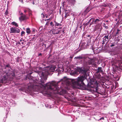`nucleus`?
Returning <instances> with one entry per match:
<instances>
[{
	"mask_svg": "<svg viewBox=\"0 0 122 122\" xmlns=\"http://www.w3.org/2000/svg\"><path fill=\"white\" fill-rule=\"evenodd\" d=\"M96 92L98 93H99V94H101L100 92H99L98 91V90L97 89V88L96 89Z\"/></svg>",
	"mask_w": 122,
	"mask_h": 122,
	"instance_id": "nucleus-29",
	"label": "nucleus"
},
{
	"mask_svg": "<svg viewBox=\"0 0 122 122\" xmlns=\"http://www.w3.org/2000/svg\"><path fill=\"white\" fill-rule=\"evenodd\" d=\"M33 4H34V2H33Z\"/></svg>",
	"mask_w": 122,
	"mask_h": 122,
	"instance_id": "nucleus-52",
	"label": "nucleus"
},
{
	"mask_svg": "<svg viewBox=\"0 0 122 122\" xmlns=\"http://www.w3.org/2000/svg\"><path fill=\"white\" fill-rule=\"evenodd\" d=\"M41 15L42 18H45V15L43 13H42L41 14Z\"/></svg>",
	"mask_w": 122,
	"mask_h": 122,
	"instance_id": "nucleus-23",
	"label": "nucleus"
},
{
	"mask_svg": "<svg viewBox=\"0 0 122 122\" xmlns=\"http://www.w3.org/2000/svg\"><path fill=\"white\" fill-rule=\"evenodd\" d=\"M69 15H67L66 14H65V18H66L67 16H69Z\"/></svg>",
	"mask_w": 122,
	"mask_h": 122,
	"instance_id": "nucleus-32",
	"label": "nucleus"
},
{
	"mask_svg": "<svg viewBox=\"0 0 122 122\" xmlns=\"http://www.w3.org/2000/svg\"><path fill=\"white\" fill-rule=\"evenodd\" d=\"M22 41V40H20V41L21 42V41Z\"/></svg>",
	"mask_w": 122,
	"mask_h": 122,
	"instance_id": "nucleus-49",
	"label": "nucleus"
},
{
	"mask_svg": "<svg viewBox=\"0 0 122 122\" xmlns=\"http://www.w3.org/2000/svg\"><path fill=\"white\" fill-rule=\"evenodd\" d=\"M40 71H37L38 73V72ZM39 77L40 76L38 74ZM39 77V76H38ZM39 79V78H38ZM38 81L40 82L39 83L38 81H33V83H31V85L30 86V87L32 88L33 89H35V91H37L41 89V88H46L47 87L48 89H50L51 91V93L54 94H60V92L61 90H62L59 89V88L58 87V86L55 82L53 81L51 82H49L46 83V84H44V83H42L41 81H39L38 79Z\"/></svg>",
	"mask_w": 122,
	"mask_h": 122,
	"instance_id": "nucleus-1",
	"label": "nucleus"
},
{
	"mask_svg": "<svg viewBox=\"0 0 122 122\" xmlns=\"http://www.w3.org/2000/svg\"><path fill=\"white\" fill-rule=\"evenodd\" d=\"M8 13V10H6L5 13V15H7Z\"/></svg>",
	"mask_w": 122,
	"mask_h": 122,
	"instance_id": "nucleus-26",
	"label": "nucleus"
},
{
	"mask_svg": "<svg viewBox=\"0 0 122 122\" xmlns=\"http://www.w3.org/2000/svg\"><path fill=\"white\" fill-rule=\"evenodd\" d=\"M89 36H88V37H89Z\"/></svg>",
	"mask_w": 122,
	"mask_h": 122,
	"instance_id": "nucleus-54",
	"label": "nucleus"
},
{
	"mask_svg": "<svg viewBox=\"0 0 122 122\" xmlns=\"http://www.w3.org/2000/svg\"><path fill=\"white\" fill-rule=\"evenodd\" d=\"M61 27H60V29H61Z\"/></svg>",
	"mask_w": 122,
	"mask_h": 122,
	"instance_id": "nucleus-53",
	"label": "nucleus"
},
{
	"mask_svg": "<svg viewBox=\"0 0 122 122\" xmlns=\"http://www.w3.org/2000/svg\"><path fill=\"white\" fill-rule=\"evenodd\" d=\"M104 25H105V24H104Z\"/></svg>",
	"mask_w": 122,
	"mask_h": 122,
	"instance_id": "nucleus-55",
	"label": "nucleus"
},
{
	"mask_svg": "<svg viewBox=\"0 0 122 122\" xmlns=\"http://www.w3.org/2000/svg\"><path fill=\"white\" fill-rule=\"evenodd\" d=\"M56 67L54 65H52L48 67L47 69L43 70L42 71L38 72L40 76L39 79L40 81L42 83L46 82L47 79V76L49 74L50 72L54 71L55 70Z\"/></svg>",
	"mask_w": 122,
	"mask_h": 122,
	"instance_id": "nucleus-3",
	"label": "nucleus"
},
{
	"mask_svg": "<svg viewBox=\"0 0 122 122\" xmlns=\"http://www.w3.org/2000/svg\"><path fill=\"white\" fill-rule=\"evenodd\" d=\"M26 32L28 34H29L30 33V31L29 28H28L26 29Z\"/></svg>",
	"mask_w": 122,
	"mask_h": 122,
	"instance_id": "nucleus-17",
	"label": "nucleus"
},
{
	"mask_svg": "<svg viewBox=\"0 0 122 122\" xmlns=\"http://www.w3.org/2000/svg\"><path fill=\"white\" fill-rule=\"evenodd\" d=\"M101 77V76L99 75H98V78H100Z\"/></svg>",
	"mask_w": 122,
	"mask_h": 122,
	"instance_id": "nucleus-37",
	"label": "nucleus"
},
{
	"mask_svg": "<svg viewBox=\"0 0 122 122\" xmlns=\"http://www.w3.org/2000/svg\"><path fill=\"white\" fill-rule=\"evenodd\" d=\"M48 22H46V24H47V23H48Z\"/></svg>",
	"mask_w": 122,
	"mask_h": 122,
	"instance_id": "nucleus-47",
	"label": "nucleus"
},
{
	"mask_svg": "<svg viewBox=\"0 0 122 122\" xmlns=\"http://www.w3.org/2000/svg\"><path fill=\"white\" fill-rule=\"evenodd\" d=\"M54 22L55 23V26H59V23H57L55 21H54Z\"/></svg>",
	"mask_w": 122,
	"mask_h": 122,
	"instance_id": "nucleus-20",
	"label": "nucleus"
},
{
	"mask_svg": "<svg viewBox=\"0 0 122 122\" xmlns=\"http://www.w3.org/2000/svg\"><path fill=\"white\" fill-rule=\"evenodd\" d=\"M120 30H119L118 29H117V31L116 32V34L115 35V36H116L117 35V34H118L119 33V31H120Z\"/></svg>",
	"mask_w": 122,
	"mask_h": 122,
	"instance_id": "nucleus-22",
	"label": "nucleus"
},
{
	"mask_svg": "<svg viewBox=\"0 0 122 122\" xmlns=\"http://www.w3.org/2000/svg\"><path fill=\"white\" fill-rule=\"evenodd\" d=\"M20 30L15 27H12L10 28V33H19Z\"/></svg>",
	"mask_w": 122,
	"mask_h": 122,
	"instance_id": "nucleus-6",
	"label": "nucleus"
},
{
	"mask_svg": "<svg viewBox=\"0 0 122 122\" xmlns=\"http://www.w3.org/2000/svg\"><path fill=\"white\" fill-rule=\"evenodd\" d=\"M101 119H103V120H104V118L103 117H102L101 118L99 119V120H101Z\"/></svg>",
	"mask_w": 122,
	"mask_h": 122,
	"instance_id": "nucleus-34",
	"label": "nucleus"
},
{
	"mask_svg": "<svg viewBox=\"0 0 122 122\" xmlns=\"http://www.w3.org/2000/svg\"><path fill=\"white\" fill-rule=\"evenodd\" d=\"M108 36L109 34H108L107 35H106L103 38V41L105 42L108 41L109 40Z\"/></svg>",
	"mask_w": 122,
	"mask_h": 122,
	"instance_id": "nucleus-10",
	"label": "nucleus"
},
{
	"mask_svg": "<svg viewBox=\"0 0 122 122\" xmlns=\"http://www.w3.org/2000/svg\"><path fill=\"white\" fill-rule=\"evenodd\" d=\"M27 11V10H24V12L25 13Z\"/></svg>",
	"mask_w": 122,
	"mask_h": 122,
	"instance_id": "nucleus-38",
	"label": "nucleus"
},
{
	"mask_svg": "<svg viewBox=\"0 0 122 122\" xmlns=\"http://www.w3.org/2000/svg\"><path fill=\"white\" fill-rule=\"evenodd\" d=\"M35 31V30L34 29L33 30V32L34 31Z\"/></svg>",
	"mask_w": 122,
	"mask_h": 122,
	"instance_id": "nucleus-45",
	"label": "nucleus"
},
{
	"mask_svg": "<svg viewBox=\"0 0 122 122\" xmlns=\"http://www.w3.org/2000/svg\"><path fill=\"white\" fill-rule=\"evenodd\" d=\"M46 18H48V16H46Z\"/></svg>",
	"mask_w": 122,
	"mask_h": 122,
	"instance_id": "nucleus-46",
	"label": "nucleus"
},
{
	"mask_svg": "<svg viewBox=\"0 0 122 122\" xmlns=\"http://www.w3.org/2000/svg\"><path fill=\"white\" fill-rule=\"evenodd\" d=\"M8 77V76L7 75H5L3 77L1 80V82L4 83H6L8 81L7 80Z\"/></svg>",
	"mask_w": 122,
	"mask_h": 122,
	"instance_id": "nucleus-7",
	"label": "nucleus"
},
{
	"mask_svg": "<svg viewBox=\"0 0 122 122\" xmlns=\"http://www.w3.org/2000/svg\"><path fill=\"white\" fill-rule=\"evenodd\" d=\"M73 2H76V1L75 0H73Z\"/></svg>",
	"mask_w": 122,
	"mask_h": 122,
	"instance_id": "nucleus-42",
	"label": "nucleus"
},
{
	"mask_svg": "<svg viewBox=\"0 0 122 122\" xmlns=\"http://www.w3.org/2000/svg\"><path fill=\"white\" fill-rule=\"evenodd\" d=\"M27 19V18L25 15H21L19 18V19L20 21L23 20H26Z\"/></svg>",
	"mask_w": 122,
	"mask_h": 122,
	"instance_id": "nucleus-12",
	"label": "nucleus"
},
{
	"mask_svg": "<svg viewBox=\"0 0 122 122\" xmlns=\"http://www.w3.org/2000/svg\"><path fill=\"white\" fill-rule=\"evenodd\" d=\"M60 12H61V10H60Z\"/></svg>",
	"mask_w": 122,
	"mask_h": 122,
	"instance_id": "nucleus-51",
	"label": "nucleus"
},
{
	"mask_svg": "<svg viewBox=\"0 0 122 122\" xmlns=\"http://www.w3.org/2000/svg\"><path fill=\"white\" fill-rule=\"evenodd\" d=\"M81 47H83V48H84V47H85V46L84 47V46L85 45V44H81Z\"/></svg>",
	"mask_w": 122,
	"mask_h": 122,
	"instance_id": "nucleus-27",
	"label": "nucleus"
},
{
	"mask_svg": "<svg viewBox=\"0 0 122 122\" xmlns=\"http://www.w3.org/2000/svg\"><path fill=\"white\" fill-rule=\"evenodd\" d=\"M42 55V54L41 53H40L39 54V56H41Z\"/></svg>",
	"mask_w": 122,
	"mask_h": 122,
	"instance_id": "nucleus-39",
	"label": "nucleus"
},
{
	"mask_svg": "<svg viewBox=\"0 0 122 122\" xmlns=\"http://www.w3.org/2000/svg\"><path fill=\"white\" fill-rule=\"evenodd\" d=\"M86 57L85 55H81V56H79L77 57H76L75 58L76 59H86Z\"/></svg>",
	"mask_w": 122,
	"mask_h": 122,
	"instance_id": "nucleus-9",
	"label": "nucleus"
},
{
	"mask_svg": "<svg viewBox=\"0 0 122 122\" xmlns=\"http://www.w3.org/2000/svg\"><path fill=\"white\" fill-rule=\"evenodd\" d=\"M68 12L67 10H66L65 11V14H66L67 15H69V14H68Z\"/></svg>",
	"mask_w": 122,
	"mask_h": 122,
	"instance_id": "nucleus-25",
	"label": "nucleus"
},
{
	"mask_svg": "<svg viewBox=\"0 0 122 122\" xmlns=\"http://www.w3.org/2000/svg\"><path fill=\"white\" fill-rule=\"evenodd\" d=\"M81 26L80 27V28H81Z\"/></svg>",
	"mask_w": 122,
	"mask_h": 122,
	"instance_id": "nucleus-50",
	"label": "nucleus"
},
{
	"mask_svg": "<svg viewBox=\"0 0 122 122\" xmlns=\"http://www.w3.org/2000/svg\"><path fill=\"white\" fill-rule=\"evenodd\" d=\"M11 23L12 25H14L16 27H17L18 26L17 23L15 22H12Z\"/></svg>",
	"mask_w": 122,
	"mask_h": 122,
	"instance_id": "nucleus-18",
	"label": "nucleus"
},
{
	"mask_svg": "<svg viewBox=\"0 0 122 122\" xmlns=\"http://www.w3.org/2000/svg\"><path fill=\"white\" fill-rule=\"evenodd\" d=\"M45 20V21H47V19H46V20Z\"/></svg>",
	"mask_w": 122,
	"mask_h": 122,
	"instance_id": "nucleus-48",
	"label": "nucleus"
},
{
	"mask_svg": "<svg viewBox=\"0 0 122 122\" xmlns=\"http://www.w3.org/2000/svg\"><path fill=\"white\" fill-rule=\"evenodd\" d=\"M52 18H50L49 19H47V20H52Z\"/></svg>",
	"mask_w": 122,
	"mask_h": 122,
	"instance_id": "nucleus-36",
	"label": "nucleus"
},
{
	"mask_svg": "<svg viewBox=\"0 0 122 122\" xmlns=\"http://www.w3.org/2000/svg\"><path fill=\"white\" fill-rule=\"evenodd\" d=\"M50 25L51 26H52L53 27H54V24H53L52 22H51L50 23Z\"/></svg>",
	"mask_w": 122,
	"mask_h": 122,
	"instance_id": "nucleus-24",
	"label": "nucleus"
},
{
	"mask_svg": "<svg viewBox=\"0 0 122 122\" xmlns=\"http://www.w3.org/2000/svg\"><path fill=\"white\" fill-rule=\"evenodd\" d=\"M102 69V68L101 67H99L96 71V73H98L100 72L102 73L103 71Z\"/></svg>",
	"mask_w": 122,
	"mask_h": 122,
	"instance_id": "nucleus-14",
	"label": "nucleus"
},
{
	"mask_svg": "<svg viewBox=\"0 0 122 122\" xmlns=\"http://www.w3.org/2000/svg\"><path fill=\"white\" fill-rule=\"evenodd\" d=\"M85 78V76H81L75 79H64L63 82H61V83L67 86L71 85L75 87H76V86H78L80 89L86 90L87 89V87L83 82Z\"/></svg>",
	"mask_w": 122,
	"mask_h": 122,
	"instance_id": "nucleus-2",
	"label": "nucleus"
},
{
	"mask_svg": "<svg viewBox=\"0 0 122 122\" xmlns=\"http://www.w3.org/2000/svg\"><path fill=\"white\" fill-rule=\"evenodd\" d=\"M19 57H17V58L16 61L17 62H19Z\"/></svg>",
	"mask_w": 122,
	"mask_h": 122,
	"instance_id": "nucleus-31",
	"label": "nucleus"
},
{
	"mask_svg": "<svg viewBox=\"0 0 122 122\" xmlns=\"http://www.w3.org/2000/svg\"><path fill=\"white\" fill-rule=\"evenodd\" d=\"M105 42H103V41H102V44H104L105 43Z\"/></svg>",
	"mask_w": 122,
	"mask_h": 122,
	"instance_id": "nucleus-44",
	"label": "nucleus"
},
{
	"mask_svg": "<svg viewBox=\"0 0 122 122\" xmlns=\"http://www.w3.org/2000/svg\"><path fill=\"white\" fill-rule=\"evenodd\" d=\"M12 77H14V76H15V74L14 73H13L12 74Z\"/></svg>",
	"mask_w": 122,
	"mask_h": 122,
	"instance_id": "nucleus-33",
	"label": "nucleus"
},
{
	"mask_svg": "<svg viewBox=\"0 0 122 122\" xmlns=\"http://www.w3.org/2000/svg\"><path fill=\"white\" fill-rule=\"evenodd\" d=\"M33 73V72H30V73L26 77L27 78H28V79L30 80L31 79H32V77L31 76H30V75H31V74Z\"/></svg>",
	"mask_w": 122,
	"mask_h": 122,
	"instance_id": "nucleus-15",
	"label": "nucleus"
},
{
	"mask_svg": "<svg viewBox=\"0 0 122 122\" xmlns=\"http://www.w3.org/2000/svg\"><path fill=\"white\" fill-rule=\"evenodd\" d=\"M109 46L111 47L114 46H115L114 44L112 43H111L110 44L109 43Z\"/></svg>",
	"mask_w": 122,
	"mask_h": 122,
	"instance_id": "nucleus-21",
	"label": "nucleus"
},
{
	"mask_svg": "<svg viewBox=\"0 0 122 122\" xmlns=\"http://www.w3.org/2000/svg\"><path fill=\"white\" fill-rule=\"evenodd\" d=\"M25 32L24 31H22L21 33V36H24Z\"/></svg>",
	"mask_w": 122,
	"mask_h": 122,
	"instance_id": "nucleus-19",
	"label": "nucleus"
},
{
	"mask_svg": "<svg viewBox=\"0 0 122 122\" xmlns=\"http://www.w3.org/2000/svg\"><path fill=\"white\" fill-rule=\"evenodd\" d=\"M62 32L63 33H64V30H62Z\"/></svg>",
	"mask_w": 122,
	"mask_h": 122,
	"instance_id": "nucleus-40",
	"label": "nucleus"
},
{
	"mask_svg": "<svg viewBox=\"0 0 122 122\" xmlns=\"http://www.w3.org/2000/svg\"><path fill=\"white\" fill-rule=\"evenodd\" d=\"M78 71L80 72H81L85 76L86 75V72L87 71L86 70H85L84 68L82 69V68H79L78 69Z\"/></svg>",
	"mask_w": 122,
	"mask_h": 122,
	"instance_id": "nucleus-8",
	"label": "nucleus"
},
{
	"mask_svg": "<svg viewBox=\"0 0 122 122\" xmlns=\"http://www.w3.org/2000/svg\"><path fill=\"white\" fill-rule=\"evenodd\" d=\"M10 66L9 64H7V65H6L5 66V68H6V67L10 68Z\"/></svg>",
	"mask_w": 122,
	"mask_h": 122,
	"instance_id": "nucleus-28",
	"label": "nucleus"
},
{
	"mask_svg": "<svg viewBox=\"0 0 122 122\" xmlns=\"http://www.w3.org/2000/svg\"><path fill=\"white\" fill-rule=\"evenodd\" d=\"M23 13H20V15H23Z\"/></svg>",
	"mask_w": 122,
	"mask_h": 122,
	"instance_id": "nucleus-41",
	"label": "nucleus"
},
{
	"mask_svg": "<svg viewBox=\"0 0 122 122\" xmlns=\"http://www.w3.org/2000/svg\"><path fill=\"white\" fill-rule=\"evenodd\" d=\"M90 22V20H89L88 22H87L86 24V25H88Z\"/></svg>",
	"mask_w": 122,
	"mask_h": 122,
	"instance_id": "nucleus-30",
	"label": "nucleus"
},
{
	"mask_svg": "<svg viewBox=\"0 0 122 122\" xmlns=\"http://www.w3.org/2000/svg\"><path fill=\"white\" fill-rule=\"evenodd\" d=\"M62 25L61 24L59 23V26H61Z\"/></svg>",
	"mask_w": 122,
	"mask_h": 122,
	"instance_id": "nucleus-43",
	"label": "nucleus"
},
{
	"mask_svg": "<svg viewBox=\"0 0 122 122\" xmlns=\"http://www.w3.org/2000/svg\"><path fill=\"white\" fill-rule=\"evenodd\" d=\"M102 20V18L99 17H98V18H97L96 19L95 18H92L89 20L90 22V25L93 24H96L101 21Z\"/></svg>",
	"mask_w": 122,
	"mask_h": 122,
	"instance_id": "nucleus-4",
	"label": "nucleus"
},
{
	"mask_svg": "<svg viewBox=\"0 0 122 122\" xmlns=\"http://www.w3.org/2000/svg\"><path fill=\"white\" fill-rule=\"evenodd\" d=\"M91 9H92L90 7H88L84 11V13L85 14H86Z\"/></svg>",
	"mask_w": 122,
	"mask_h": 122,
	"instance_id": "nucleus-13",
	"label": "nucleus"
},
{
	"mask_svg": "<svg viewBox=\"0 0 122 122\" xmlns=\"http://www.w3.org/2000/svg\"><path fill=\"white\" fill-rule=\"evenodd\" d=\"M86 59L88 60V61L86 62L87 64L89 65L92 64L93 65L96 64L95 60L93 59L90 58L88 57H86Z\"/></svg>",
	"mask_w": 122,
	"mask_h": 122,
	"instance_id": "nucleus-5",
	"label": "nucleus"
},
{
	"mask_svg": "<svg viewBox=\"0 0 122 122\" xmlns=\"http://www.w3.org/2000/svg\"><path fill=\"white\" fill-rule=\"evenodd\" d=\"M60 30H54L53 29L51 31L52 32V33L54 34H58L60 33Z\"/></svg>",
	"mask_w": 122,
	"mask_h": 122,
	"instance_id": "nucleus-11",
	"label": "nucleus"
},
{
	"mask_svg": "<svg viewBox=\"0 0 122 122\" xmlns=\"http://www.w3.org/2000/svg\"><path fill=\"white\" fill-rule=\"evenodd\" d=\"M104 27L106 29H108V27L107 26H105Z\"/></svg>",
	"mask_w": 122,
	"mask_h": 122,
	"instance_id": "nucleus-35",
	"label": "nucleus"
},
{
	"mask_svg": "<svg viewBox=\"0 0 122 122\" xmlns=\"http://www.w3.org/2000/svg\"><path fill=\"white\" fill-rule=\"evenodd\" d=\"M64 71V69L63 68L62 66L61 67H59L58 69V71Z\"/></svg>",
	"mask_w": 122,
	"mask_h": 122,
	"instance_id": "nucleus-16",
	"label": "nucleus"
}]
</instances>
